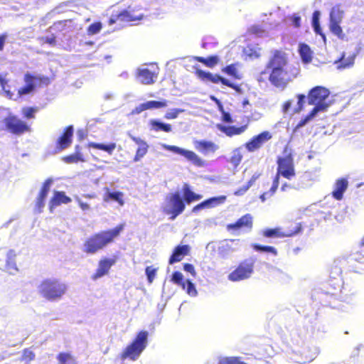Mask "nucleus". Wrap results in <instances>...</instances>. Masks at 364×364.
<instances>
[{
    "label": "nucleus",
    "mask_w": 364,
    "mask_h": 364,
    "mask_svg": "<svg viewBox=\"0 0 364 364\" xmlns=\"http://www.w3.org/2000/svg\"><path fill=\"white\" fill-rule=\"evenodd\" d=\"M16 256V254L15 251L13 250H10L7 253L6 268L10 272H11L12 270L17 271L16 264L14 262Z\"/></svg>",
    "instance_id": "37998d69"
},
{
    "label": "nucleus",
    "mask_w": 364,
    "mask_h": 364,
    "mask_svg": "<svg viewBox=\"0 0 364 364\" xmlns=\"http://www.w3.org/2000/svg\"><path fill=\"white\" fill-rule=\"evenodd\" d=\"M317 113L311 110L310 112L303 119H301L296 126L294 128L293 132H296L300 127L304 126L308 122L311 120Z\"/></svg>",
    "instance_id": "603ef678"
},
{
    "label": "nucleus",
    "mask_w": 364,
    "mask_h": 364,
    "mask_svg": "<svg viewBox=\"0 0 364 364\" xmlns=\"http://www.w3.org/2000/svg\"><path fill=\"white\" fill-rule=\"evenodd\" d=\"M195 148L201 154L207 155L210 153H215L219 146L213 141L200 140L194 142Z\"/></svg>",
    "instance_id": "b1692460"
},
{
    "label": "nucleus",
    "mask_w": 364,
    "mask_h": 364,
    "mask_svg": "<svg viewBox=\"0 0 364 364\" xmlns=\"http://www.w3.org/2000/svg\"><path fill=\"white\" fill-rule=\"evenodd\" d=\"M220 107L221 109H223V106L220 104ZM222 112H223V120L227 123H232V119L230 114L228 112H225L224 110H222Z\"/></svg>",
    "instance_id": "e2e57ef3"
},
{
    "label": "nucleus",
    "mask_w": 364,
    "mask_h": 364,
    "mask_svg": "<svg viewBox=\"0 0 364 364\" xmlns=\"http://www.w3.org/2000/svg\"><path fill=\"white\" fill-rule=\"evenodd\" d=\"M71 202V198L65 195L63 191H55L49 201V209L52 212L54 208L61 204H67Z\"/></svg>",
    "instance_id": "393cba45"
},
{
    "label": "nucleus",
    "mask_w": 364,
    "mask_h": 364,
    "mask_svg": "<svg viewBox=\"0 0 364 364\" xmlns=\"http://www.w3.org/2000/svg\"><path fill=\"white\" fill-rule=\"evenodd\" d=\"M330 95V91L325 87L316 86L311 89L307 95L309 105H314L311 109L318 113L324 112L329 107V104L326 102V100Z\"/></svg>",
    "instance_id": "20e7f679"
},
{
    "label": "nucleus",
    "mask_w": 364,
    "mask_h": 364,
    "mask_svg": "<svg viewBox=\"0 0 364 364\" xmlns=\"http://www.w3.org/2000/svg\"><path fill=\"white\" fill-rule=\"evenodd\" d=\"M303 226L301 223H294L289 229L282 231L281 228H266L261 231L260 235L265 238H282L293 237L302 230Z\"/></svg>",
    "instance_id": "9d476101"
},
{
    "label": "nucleus",
    "mask_w": 364,
    "mask_h": 364,
    "mask_svg": "<svg viewBox=\"0 0 364 364\" xmlns=\"http://www.w3.org/2000/svg\"><path fill=\"white\" fill-rule=\"evenodd\" d=\"M124 223H120L112 229L100 231L89 237L84 243L83 251L86 254H95L102 250L108 244L114 241L124 230Z\"/></svg>",
    "instance_id": "f03ea898"
},
{
    "label": "nucleus",
    "mask_w": 364,
    "mask_h": 364,
    "mask_svg": "<svg viewBox=\"0 0 364 364\" xmlns=\"http://www.w3.org/2000/svg\"><path fill=\"white\" fill-rule=\"evenodd\" d=\"M5 129L15 135H21L31 131L30 126L15 115H9L4 119Z\"/></svg>",
    "instance_id": "f8f14e48"
},
{
    "label": "nucleus",
    "mask_w": 364,
    "mask_h": 364,
    "mask_svg": "<svg viewBox=\"0 0 364 364\" xmlns=\"http://www.w3.org/2000/svg\"><path fill=\"white\" fill-rule=\"evenodd\" d=\"M348 181L346 178L338 179L335 183L332 196L337 200H341L343 197L344 192L348 188Z\"/></svg>",
    "instance_id": "c85d7f7f"
},
{
    "label": "nucleus",
    "mask_w": 364,
    "mask_h": 364,
    "mask_svg": "<svg viewBox=\"0 0 364 364\" xmlns=\"http://www.w3.org/2000/svg\"><path fill=\"white\" fill-rule=\"evenodd\" d=\"M171 281L174 284L181 287L190 296H193L197 294V291L193 283L189 279L184 281L181 272L178 271L174 272L172 274Z\"/></svg>",
    "instance_id": "a211bd4d"
},
{
    "label": "nucleus",
    "mask_w": 364,
    "mask_h": 364,
    "mask_svg": "<svg viewBox=\"0 0 364 364\" xmlns=\"http://www.w3.org/2000/svg\"><path fill=\"white\" fill-rule=\"evenodd\" d=\"M279 186L277 184V183H274L272 181V185L270 188V189L268 191L264 192L262 193L259 196L260 200L262 202H264L267 198L272 197L278 189Z\"/></svg>",
    "instance_id": "864d4df0"
},
{
    "label": "nucleus",
    "mask_w": 364,
    "mask_h": 364,
    "mask_svg": "<svg viewBox=\"0 0 364 364\" xmlns=\"http://www.w3.org/2000/svg\"><path fill=\"white\" fill-rule=\"evenodd\" d=\"M297 98V106L294 109V113H299L304 109V105L305 103V100L306 96L304 94H298L296 95Z\"/></svg>",
    "instance_id": "4d7b16f0"
},
{
    "label": "nucleus",
    "mask_w": 364,
    "mask_h": 364,
    "mask_svg": "<svg viewBox=\"0 0 364 364\" xmlns=\"http://www.w3.org/2000/svg\"><path fill=\"white\" fill-rule=\"evenodd\" d=\"M148 335L146 331H139L132 343L122 352L121 358H129L132 360L137 359L147 345Z\"/></svg>",
    "instance_id": "39448f33"
},
{
    "label": "nucleus",
    "mask_w": 364,
    "mask_h": 364,
    "mask_svg": "<svg viewBox=\"0 0 364 364\" xmlns=\"http://www.w3.org/2000/svg\"><path fill=\"white\" fill-rule=\"evenodd\" d=\"M168 105L166 100L163 101H148L144 103H141L134 108L132 111L133 114H140L143 111L151 109H159L166 107Z\"/></svg>",
    "instance_id": "a878e982"
},
{
    "label": "nucleus",
    "mask_w": 364,
    "mask_h": 364,
    "mask_svg": "<svg viewBox=\"0 0 364 364\" xmlns=\"http://www.w3.org/2000/svg\"><path fill=\"white\" fill-rule=\"evenodd\" d=\"M239 66V63H232L223 68L221 70L223 73L232 77L235 80H240L242 78V75L238 70Z\"/></svg>",
    "instance_id": "72a5a7b5"
},
{
    "label": "nucleus",
    "mask_w": 364,
    "mask_h": 364,
    "mask_svg": "<svg viewBox=\"0 0 364 364\" xmlns=\"http://www.w3.org/2000/svg\"><path fill=\"white\" fill-rule=\"evenodd\" d=\"M247 33L250 35L259 36L264 33V29L261 25L254 24L248 28Z\"/></svg>",
    "instance_id": "5fc2aeb1"
},
{
    "label": "nucleus",
    "mask_w": 364,
    "mask_h": 364,
    "mask_svg": "<svg viewBox=\"0 0 364 364\" xmlns=\"http://www.w3.org/2000/svg\"><path fill=\"white\" fill-rule=\"evenodd\" d=\"M183 112L184 109H173L165 114L164 118L166 119H173L177 118L178 114Z\"/></svg>",
    "instance_id": "bf43d9fd"
},
{
    "label": "nucleus",
    "mask_w": 364,
    "mask_h": 364,
    "mask_svg": "<svg viewBox=\"0 0 364 364\" xmlns=\"http://www.w3.org/2000/svg\"><path fill=\"white\" fill-rule=\"evenodd\" d=\"M56 358L59 364H79L76 358L70 352H60Z\"/></svg>",
    "instance_id": "e433bc0d"
},
{
    "label": "nucleus",
    "mask_w": 364,
    "mask_h": 364,
    "mask_svg": "<svg viewBox=\"0 0 364 364\" xmlns=\"http://www.w3.org/2000/svg\"><path fill=\"white\" fill-rule=\"evenodd\" d=\"M41 41L42 43H47L51 46H55L56 44V38L54 35H52L50 37H42L41 38Z\"/></svg>",
    "instance_id": "052dcab7"
},
{
    "label": "nucleus",
    "mask_w": 364,
    "mask_h": 364,
    "mask_svg": "<svg viewBox=\"0 0 364 364\" xmlns=\"http://www.w3.org/2000/svg\"><path fill=\"white\" fill-rule=\"evenodd\" d=\"M319 18H320V12L318 11H315L312 15V26L314 28V32L321 36L323 39L326 38L325 34L323 33L321 28L319 25Z\"/></svg>",
    "instance_id": "79ce46f5"
},
{
    "label": "nucleus",
    "mask_w": 364,
    "mask_h": 364,
    "mask_svg": "<svg viewBox=\"0 0 364 364\" xmlns=\"http://www.w3.org/2000/svg\"><path fill=\"white\" fill-rule=\"evenodd\" d=\"M137 77L139 78V80L142 84L151 85L154 82V77H156V75L148 68H143L139 70Z\"/></svg>",
    "instance_id": "2f4dec72"
},
{
    "label": "nucleus",
    "mask_w": 364,
    "mask_h": 364,
    "mask_svg": "<svg viewBox=\"0 0 364 364\" xmlns=\"http://www.w3.org/2000/svg\"><path fill=\"white\" fill-rule=\"evenodd\" d=\"M190 252V247L188 245H179L176 246L168 259V263L173 264L181 262Z\"/></svg>",
    "instance_id": "5701e85b"
},
{
    "label": "nucleus",
    "mask_w": 364,
    "mask_h": 364,
    "mask_svg": "<svg viewBox=\"0 0 364 364\" xmlns=\"http://www.w3.org/2000/svg\"><path fill=\"white\" fill-rule=\"evenodd\" d=\"M117 257L111 258L103 257L98 262V267L92 274L91 279L94 281L108 274L111 267L117 262Z\"/></svg>",
    "instance_id": "f3484780"
},
{
    "label": "nucleus",
    "mask_w": 364,
    "mask_h": 364,
    "mask_svg": "<svg viewBox=\"0 0 364 364\" xmlns=\"http://www.w3.org/2000/svg\"><path fill=\"white\" fill-rule=\"evenodd\" d=\"M277 173L273 181L279 184V177L282 176L288 180L292 179L296 176L294 156L291 153L284 156H278L277 159Z\"/></svg>",
    "instance_id": "423d86ee"
},
{
    "label": "nucleus",
    "mask_w": 364,
    "mask_h": 364,
    "mask_svg": "<svg viewBox=\"0 0 364 364\" xmlns=\"http://www.w3.org/2000/svg\"><path fill=\"white\" fill-rule=\"evenodd\" d=\"M242 158H243V155L241 152V150L240 148H237V149H235L232 151V154L230 157V161L231 164L235 168H236L240 164V163L242 160Z\"/></svg>",
    "instance_id": "c03bdc74"
},
{
    "label": "nucleus",
    "mask_w": 364,
    "mask_h": 364,
    "mask_svg": "<svg viewBox=\"0 0 364 364\" xmlns=\"http://www.w3.org/2000/svg\"><path fill=\"white\" fill-rule=\"evenodd\" d=\"M66 291L67 285L55 278L43 279L38 287L39 294L44 299L50 301L61 299Z\"/></svg>",
    "instance_id": "7ed1b4c3"
},
{
    "label": "nucleus",
    "mask_w": 364,
    "mask_h": 364,
    "mask_svg": "<svg viewBox=\"0 0 364 364\" xmlns=\"http://www.w3.org/2000/svg\"><path fill=\"white\" fill-rule=\"evenodd\" d=\"M77 203L82 210H87L90 209V205L87 203L82 201L80 199L77 198Z\"/></svg>",
    "instance_id": "69168bd1"
},
{
    "label": "nucleus",
    "mask_w": 364,
    "mask_h": 364,
    "mask_svg": "<svg viewBox=\"0 0 364 364\" xmlns=\"http://www.w3.org/2000/svg\"><path fill=\"white\" fill-rule=\"evenodd\" d=\"M182 192L183 195V200L188 204L192 202L199 200L202 198V196L200 194L195 193L191 191L188 184L185 183L182 188Z\"/></svg>",
    "instance_id": "7c9ffc66"
},
{
    "label": "nucleus",
    "mask_w": 364,
    "mask_h": 364,
    "mask_svg": "<svg viewBox=\"0 0 364 364\" xmlns=\"http://www.w3.org/2000/svg\"><path fill=\"white\" fill-rule=\"evenodd\" d=\"M75 153L63 156V160L66 164H77L78 162H85V159L80 152V147L79 145L75 146Z\"/></svg>",
    "instance_id": "473e14b6"
},
{
    "label": "nucleus",
    "mask_w": 364,
    "mask_h": 364,
    "mask_svg": "<svg viewBox=\"0 0 364 364\" xmlns=\"http://www.w3.org/2000/svg\"><path fill=\"white\" fill-rule=\"evenodd\" d=\"M193 60L203 63L208 68H214L216 66L219 62L220 58L218 55H210L207 58L201 57V56H195L193 57Z\"/></svg>",
    "instance_id": "f704fd0d"
},
{
    "label": "nucleus",
    "mask_w": 364,
    "mask_h": 364,
    "mask_svg": "<svg viewBox=\"0 0 364 364\" xmlns=\"http://www.w3.org/2000/svg\"><path fill=\"white\" fill-rule=\"evenodd\" d=\"M218 129L224 133L226 136L229 137H232L233 136L240 135L244 133L247 127L248 124H244L240 127H235V126H224L222 124L217 125Z\"/></svg>",
    "instance_id": "bb28decb"
},
{
    "label": "nucleus",
    "mask_w": 364,
    "mask_h": 364,
    "mask_svg": "<svg viewBox=\"0 0 364 364\" xmlns=\"http://www.w3.org/2000/svg\"><path fill=\"white\" fill-rule=\"evenodd\" d=\"M226 200L225 196H220L218 197H213L203 201V205L205 208H213L219 204L223 203Z\"/></svg>",
    "instance_id": "a19ab883"
},
{
    "label": "nucleus",
    "mask_w": 364,
    "mask_h": 364,
    "mask_svg": "<svg viewBox=\"0 0 364 364\" xmlns=\"http://www.w3.org/2000/svg\"><path fill=\"white\" fill-rule=\"evenodd\" d=\"M287 54L280 50H274L266 68L270 69L269 81L277 88L284 90L289 82L296 78L299 70L295 68L287 67Z\"/></svg>",
    "instance_id": "f257e3e1"
},
{
    "label": "nucleus",
    "mask_w": 364,
    "mask_h": 364,
    "mask_svg": "<svg viewBox=\"0 0 364 364\" xmlns=\"http://www.w3.org/2000/svg\"><path fill=\"white\" fill-rule=\"evenodd\" d=\"M52 183V180L50 178L46 179L42 184L41 190L38 194L36 200V209L38 212H41L42 209L45 205V200L48 196V194L50 191V187Z\"/></svg>",
    "instance_id": "4be33fe9"
},
{
    "label": "nucleus",
    "mask_w": 364,
    "mask_h": 364,
    "mask_svg": "<svg viewBox=\"0 0 364 364\" xmlns=\"http://www.w3.org/2000/svg\"><path fill=\"white\" fill-rule=\"evenodd\" d=\"M272 139V134L269 131H263L261 133L253 136L245 144V147L249 152H254L259 150L263 145Z\"/></svg>",
    "instance_id": "4468645a"
},
{
    "label": "nucleus",
    "mask_w": 364,
    "mask_h": 364,
    "mask_svg": "<svg viewBox=\"0 0 364 364\" xmlns=\"http://www.w3.org/2000/svg\"><path fill=\"white\" fill-rule=\"evenodd\" d=\"M194 68L195 75L203 81L210 82L215 84L221 82L223 85L230 87L237 92L240 91V87L238 85L231 82L228 79L224 78L218 74H212L211 73L205 72L196 66H194Z\"/></svg>",
    "instance_id": "9b49d317"
},
{
    "label": "nucleus",
    "mask_w": 364,
    "mask_h": 364,
    "mask_svg": "<svg viewBox=\"0 0 364 364\" xmlns=\"http://www.w3.org/2000/svg\"><path fill=\"white\" fill-rule=\"evenodd\" d=\"M131 139L139 146V147L136 149L135 156L133 159L134 161L136 162L139 161L147 154L149 145L144 140L139 137L132 136Z\"/></svg>",
    "instance_id": "cd10ccee"
},
{
    "label": "nucleus",
    "mask_w": 364,
    "mask_h": 364,
    "mask_svg": "<svg viewBox=\"0 0 364 364\" xmlns=\"http://www.w3.org/2000/svg\"><path fill=\"white\" fill-rule=\"evenodd\" d=\"M259 176L254 175L252 176V178L249 180V181L247 183L246 185L239 188L237 189L234 194L235 196H242L243 195L256 181V180L258 178Z\"/></svg>",
    "instance_id": "49530a36"
},
{
    "label": "nucleus",
    "mask_w": 364,
    "mask_h": 364,
    "mask_svg": "<svg viewBox=\"0 0 364 364\" xmlns=\"http://www.w3.org/2000/svg\"><path fill=\"white\" fill-rule=\"evenodd\" d=\"M341 22L332 21L329 23L330 31L339 38H343L344 34L340 26Z\"/></svg>",
    "instance_id": "de8ad7c7"
},
{
    "label": "nucleus",
    "mask_w": 364,
    "mask_h": 364,
    "mask_svg": "<svg viewBox=\"0 0 364 364\" xmlns=\"http://www.w3.org/2000/svg\"><path fill=\"white\" fill-rule=\"evenodd\" d=\"M343 12L338 6L333 7L330 13V22H341Z\"/></svg>",
    "instance_id": "8fccbe9b"
},
{
    "label": "nucleus",
    "mask_w": 364,
    "mask_h": 364,
    "mask_svg": "<svg viewBox=\"0 0 364 364\" xmlns=\"http://www.w3.org/2000/svg\"><path fill=\"white\" fill-rule=\"evenodd\" d=\"M104 201L109 202L113 200L117 202L120 206L124 205V193L121 191L108 192L104 195Z\"/></svg>",
    "instance_id": "c9c22d12"
},
{
    "label": "nucleus",
    "mask_w": 364,
    "mask_h": 364,
    "mask_svg": "<svg viewBox=\"0 0 364 364\" xmlns=\"http://www.w3.org/2000/svg\"><path fill=\"white\" fill-rule=\"evenodd\" d=\"M102 28V23L100 22H95L90 24L87 29V33L90 36H92L98 33Z\"/></svg>",
    "instance_id": "6e6d98bb"
},
{
    "label": "nucleus",
    "mask_w": 364,
    "mask_h": 364,
    "mask_svg": "<svg viewBox=\"0 0 364 364\" xmlns=\"http://www.w3.org/2000/svg\"><path fill=\"white\" fill-rule=\"evenodd\" d=\"M73 132L74 130L72 125H69L63 129V133L55 142V152H60L68 149L71 145Z\"/></svg>",
    "instance_id": "dca6fc26"
},
{
    "label": "nucleus",
    "mask_w": 364,
    "mask_h": 364,
    "mask_svg": "<svg viewBox=\"0 0 364 364\" xmlns=\"http://www.w3.org/2000/svg\"><path fill=\"white\" fill-rule=\"evenodd\" d=\"M150 125L155 132L163 131L164 132H170L172 130L171 124L163 123L155 119L151 120Z\"/></svg>",
    "instance_id": "ea45409f"
},
{
    "label": "nucleus",
    "mask_w": 364,
    "mask_h": 364,
    "mask_svg": "<svg viewBox=\"0 0 364 364\" xmlns=\"http://www.w3.org/2000/svg\"><path fill=\"white\" fill-rule=\"evenodd\" d=\"M38 107H24L21 112L24 118L27 119H34L36 113L38 111Z\"/></svg>",
    "instance_id": "09e8293b"
},
{
    "label": "nucleus",
    "mask_w": 364,
    "mask_h": 364,
    "mask_svg": "<svg viewBox=\"0 0 364 364\" xmlns=\"http://www.w3.org/2000/svg\"><path fill=\"white\" fill-rule=\"evenodd\" d=\"M183 269L186 272H190L193 276H195L196 272L195 271V268L193 264L189 263H185L183 264Z\"/></svg>",
    "instance_id": "680f3d73"
},
{
    "label": "nucleus",
    "mask_w": 364,
    "mask_h": 364,
    "mask_svg": "<svg viewBox=\"0 0 364 364\" xmlns=\"http://www.w3.org/2000/svg\"><path fill=\"white\" fill-rule=\"evenodd\" d=\"M291 104L292 101L290 100L284 102V104L282 105V111L284 112H287L289 109L291 108Z\"/></svg>",
    "instance_id": "338daca9"
},
{
    "label": "nucleus",
    "mask_w": 364,
    "mask_h": 364,
    "mask_svg": "<svg viewBox=\"0 0 364 364\" xmlns=\"http://www.w3.org/2000/svg\"><path fill=\"white\" fill-rule=\"evenodd\" d=\"M292 23L296 28H299L301 26V18L299 16L294 15L291 17Z\"/></svg>",
    "instance_id": "0e129e2a"
},
{
    "label": "nucleus",
    "mask_w": 364,
    "mask_h": 364,
    "mask_svg": "<svg viewBox=\"0 0 364 364\" xmlns=\"http://www.w3.org/2000/svg\"><path fill=\"white\" fill-rule=\"evenodd\" d=\"M253 226V218L250 213H247L240 218L236 222L228 224L226 228L228 230H250Z\"/></svg>",
    "instance_id": "412c9836"
},
{
    "label": "nucleus",
    "mask_w": 364,
    "mask_h": 364,
    "mask_svg": "<svg viewBox=\"0 0 364 364\" xmlns=\"http://www.w3.org/2000/svg\"><path fill=\"white\" fill-rule=\"evenodd\" d=\"M23 80L26 85L18 90V95L23 96L33 92L37 87H44L51 83V78L43 75H33L30 73H25Z\"/></svg>",
    "instance_id": "0eeeda50"
},
{
    "label": "nucleus",
    "mask_w": 364,
    "mask_h": 364,
    "mask_svg": "<svg viewBox=\"0 0 364 364\" xmlns=\"http://www.w3.org/2000/svg\"><path fill=\"white\" fill-rule=\"evenodd\" d=\"M88 147L93 148L95 149L102 150L107 152L109 154H112L113 151L116 148L115 143H110L109 144H103L96 142H90L87 144Z\"/></svg>",
    "instance_id": "58836bf2"
},
{
    "label": "nucleus",
    "mask_w": 364,
    "mask_h": 364,
    "mask_svg": "<svg viewBox=\"0 0 364 364\" xmlns=\"http://www.w3.org/2000/svg\"><path fill=\"white\" fill-rule=\"evenodd\" d=\"M355 54H351L346 57L345 53H342L341 56L334 62L336 67L339 70L347 69L353 67L355 63Z\"/></svg>",
    "instance_id": "c756f323"
},
{
    "label": "nucleus",
    "mask_w": 364,
    "mask_h": 364,
    "mask_svg": "<svg viewBox=\"0 0 364 364\" xmlns=\"http://www.w3.org/2000/svg\"><path fill=\"white\" fill-rule=\"evenodd\" d=\"M318 354L319 350L318 348L308 346H303L299 350L297 363H310L313 361Z\"/></svg>",
    "instance_id": "aec40b11"
},
{
    "label": "nucleus",
    "mask_w": 364,
    "mask_h": 364,
    "mask_svg": "<svg viewBox=\"0 0 364 364\" xmlns=\"http://www.w3.org/2000/svg\"><path fill=\"white\" fill-rule=\"evenodd\" d=\"M7 38L6 33L0 35V51L3 50L6 39Z\"/></svg>",
    "instance_id": "774afa93"
},
{
    "label": "nucleus",
    "mask_w": 364,
    "mask_h": 364,
    "mask_svg": "<svg viewBox=\"0 0 364 364\" xmlns=\"http://www.w3.org/2000/svg\"><path fill=\"white\" fill-rule=\"evenodd\" d=\"M164 147L168 151L184 156L196 166L202 167L205 165L204 161L193 151L186 150L173 145H166Z\"/></svg>",
    "instance_id": "2eb2a0df"
},
{
    "label": "nucleus",
    "mask_w": 364,
    "mask_h": 364,
    "mask_svg": "<svg viewBox=\"0 0 364 364\" xmlns=\"http://www.w3.org/2000/svg\"><path fill=\"white\" fill-rule=\"evenodd\" d=\"M186 208L184 200L178 192L170 194L166 198V205L164 208V213L169 215L171 220H174L181 214Z\"/></svg>",
    "instance_id": "1a4fd4ad"
},
{
    "label": "nucleus",
    "mask_w": 364,
    "mask_h": 364,
    "mask_svg": "<svg viewBox=\"0 0 364 364\" xmlns=\"http://www.w3.org/2000/svg\"><path fill=\"white\" fill-rule=\"evenodd\" d=\"M252 248L257 252L271 253L274 256H277L278 254L277 249L272 246L262 245H259V244H253Z\"/></svg>",
    "instance_id": "a18cd8bd"
},
{
    "label": "nucleus",
    "mask_w": 364,
    "mask_h": 364,
    "mask_svg": "<svg viewBox=\"0 0 364 364\" xmlns=\"http://www.w3.org/2000/svg\"><path fill=\"white\" fill-rule=\"evenodd\" d=\"M255 262L250 259L241 261L228 276L231 282H239L249 279L254 272Z\"/></svg>",
    "instance_id": "6e6552de"
},
{
    "label": "nucleus",
    "mask_w": 364,
    "mask_h": 364,
    "mask_svg": "<svg viewBox=\"0 0 364 364\" xmlns=\"http://www.w3.org/2000/svg\"><path fill=\"white\" fill-rule=\"evenodd\" d=\"M239 239L226 240L223 241L218 249V255L222 258L228 257L230 254L236 252L240 247Z\"/></svg>",
    "instance_id": "6ab92c4d"
},
{
    "label": "nucleus",
    "mask_w": 364,
    "mask_h": 364,
    "mask_svg": "<svg viewBox=\"0 0 364 364\" xmlns=\"http://www.w3.org/2000/svg\"><path fill=\"white\" fill-rule=\"evenodd\" d=\"M35 353L29 348L23 350L21 360L28 364L35 359Z\"/></svg>",
    "instance_id": "3c124183"
},
{
    "label": "nucleus",
    "mask_w": 364,
    "mask_h": 364,
    "mask_svg": "<svg viewBox=\"0 0 364 364\" xmlns=\"http://www.w3.org/2000/svg\"><path fill=\"white\" fill-rule=\"evenodd\" d=\"M158 269L152 266L146 267L145 269V273L147 277L149 283L151 284L156 277Z\"/></svg>",
    "instance_id": "13d9d810"
},
{
    "label": "nucleus",
    "mask_w": 364,
    "mask_h": 364,
    "mask_svg": "<svg viewBox=\"0 0 364 364\" xmlns=\"http://www.w3.org/2000/svg\"><path fill=\"white\" fill-rule=\"evenodd\" d=\"M144 15L142 14H135L133 11L127 9L114 12L109 18L107 23L109 26L114 23H123L125 22L135 21L142 19Z\"/></svg>",
    "instance_id": "ddd939ff"
},
{
    "label": "nucleus",
    "mask_w": 364,
    "mask_h": 364,
    "mask_svg": "<svg viewBox=\"0 0 364 364\" xmlns=\"http://www.w3.org/2000/svg\"><path fill=\"white\" fill-rule=\"evenodd\" d=\"M299 55L304 63H309L312 60V52L310 47L305 43H301L299 46Z\"/></svg>",
    "instance_id": "4c0bfd02"
}]
</instances>
